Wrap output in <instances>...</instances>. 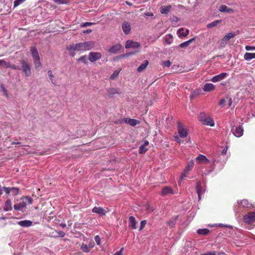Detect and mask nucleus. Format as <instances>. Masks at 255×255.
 I'll list each match as a JSON object with an SVG mask.
<instances>
[{
    "label": "nucleus",
    "mask_w": 255,
    "mask_h": 255,
    "mask_svg": "<svg viewBox=\"0 0 255 255\" xmlns=\"http://www.w3.org/2000/svg\"><path fill=\"white\" fill-rule=\"evenodd\" d=\"M215 89V86L212 83H206L204 85L203 89L206 92H210Z\"/></svg>",
    "instance_id": "23"
},
{
    "label": "nucleus",
    "mask_w": 255,
    "mask_h": 255,
    "mask_svg": "<svg viewBox=\"0 0 255 255\" xmlns=\"http://www.w3.org/2000/svg\"><path fill=\"white\" fill-rule=\"evenodd\" d=\"M32 224V222L30 220H23L17 222V224L22 227H29Z\"/></svg>",
    "instance_id": "22"
},
{
    "label": "nucleus",
    "mask_w": 255,
    "mask_h": 255,
    "mask_svg": "<svg viewBox=\"0 0 255 255\" xmlns=\"http://www.w3.org/2000/svg\"><path fill=\"white\" fill-rule=\"evenodd\" d=\"M116 94H120L119 89L111 88L107 90V95L109 98H112L114 95Z\"/></svg>",
    "instance_id": "17"
},
{
    "label": "nucleus",
    "mask_w": 255,
    "mask_h": 255,
    "mask_svg": "<svg viewBox=\"0 0 255 255\" xmlns=\"http://www.w3.org/2000/svg\"><path fill=\"white\" fill-rule=\"evenodd\" d=\"M149 64L148 61L145 60L144 61V63L141 64L137 68V71L138 72H141L144 71L147 67Z\"/></svg>",
    "instance_id": "26"
},
{
    "label": "nucleus",
    "mask_w": 255,
    "mask_h": 255,
    "mask_svg": "<svg viewBox=\"0 0 255 255\" xmlns=\"http://www.w3.org/2000/svg\"><path fill=\"white\" fill-rule=\"evenodd\" d=\"M80 249L84 253H89L90 251V249L88 248V245L84 244V243L82 244L80 246Z\"/></svg>",
    "instance_id": "37"
},
{
    "label": "nucleus",
    "mask_w": 255,
    "mask_h": 255,
    "mask_svg": "<svg viewBox=\"0 0 255 255\" xmlns=\"http://www.w3.org/2000/svg\"><path fill=\"white\" fill-rule=\"evenodd\" d=\"M66 49L71 57L75 56L76 51H83L81 42L69 45L67 46Z\"/></svg>",
    "instance_id": "3"
},
{
    "label": "nucleus",
    "mask_w": 255,
    "mask_h": 255,
    "mask_svg": "<svg viewBox=\"0 0 255 255\" xmlns=\"http://www.w3.org/2000/svg\"><path fill=\"white\" fill-rule=\"evenodd\" d=\"M130 126H136L137 124H139V122L137 120H135V119H130L128 120V122Z\"/></svg>",
    "instance_id": "39"
},
{
    "label": "nucleus",
    "mask_w": 255,
    "mask_h": 255,
    "mask_svg": "<svg viewBox=\"0 0 255 255\" xmlns=\"http://www.w3.org/2000/svg\"><path fill=\"white\" fill-rule=\"evenodd\" d=\"M32 201V199L29 196L23 197L18 204L14 205L13 208L15 210L22 211V210L26 207V204H31Z\"/></svg>",
    "instance_id": "1"
},
{
    "label": "nucleus",
    "mask_w": 255,
    "mask_h": 255,
    "mask_svg": "<svg viewBox=\"0 0 255 255\" xmlns=\"http://www.w3.org/2000/svg\"><path fill=\"white\" fill-rule=\"evenodd\" d=\"M221 22V20H215L211 23H209L207 25V27L208 28H212L216 26L219 23Z\"/></svg>",
    "instance_id": "38"
},
{
    "label": "nucleus",
    "mask_w": 255,
    "mask_h": 255,
    "mask_svg": "<svg viewBox=\"0 0 255 255\" xmlns=\"http://www.w3.org/2000/svg\"><path fill=\"white\" fill-rule=\"evenodd\" d=\"M196 161L199 164H209L210 161L204 155L199 154L196 158Z\"/></svg>",
    "instance_id": "13"
},
{
    "label": "nucleus",
    "mask_w": 255,
    "mask_h": 255,
    "mask_svg": "<svg viewBox=\"0 0 255 255\" xmlns=\"http://www.w3.org/2000/svg\"><path fill=\"white\" fill-rule=\"evenodd\" d=\"M199 120L204 125L213 127L215 125L214 120L204 113L199 115Z\"/></svg>",
    "instance_id": "2"
},
{
    "label": "nucleus",
    "mask_w": 255,
    "mask_h": 255,
    "mask_svg": "<svg viewBox=\"0 0 255 255\" xmlns=\"http://www.w3.org/2000/svg\"><path fill=\"white\" fill-rule=\"evenodd\" d=\"M95 240L98 245H101V239L98 235L95 237Z\"/></svg>",
    "instance_id": "47"
},
{
    "label": "nucleus",
    "mask_w": 255,
    "mask_h": 255,
    "mask_svg": "<svg viewBox=\"0 0 255 255\" xmlns=\"http://www.w3.org/2000/svg\"><path fill=\"white\" fill-rule=\"evenodd\" d=\"M144 14L147 16H152L153 15V13L150 12H146Z\"/></svg>",
    "instance_id": "61"
},
{
    "label": "nucleus",
    "mask_w": 255,
    "mask_h": 255,
    "mask_svg": "<svg viewBox=\"0 0 255 255\" xmlns=\"http://www.w3.org/2000/svg\"><path fill=\"white\" fill-rule=\"evenodd\" d=\"M202 187L201 186V183L199 181H197L196 183V190H199L202 189Z\"/></svg>",
    "instance_id": "51"
},
{
    "label": "nucleus",
    "mask_w": 255,
    "mask_h": 255,
    "mask_svg": "<svg viewBox=\"0 0 255 255\" xmlns=\"http://www.w3.org/2000/svg\"><path fill=\"white\" fill-rule=\"evenodd\" d=\"M173 189L169 186L163 187L161 191L160 194L162 196H167L174 194Z\"/></svg>",
    "instance_id": "10"
},
{
    "label": "nucleus",
    "mask_w": 255,
    "mask_h": 255,
    "mask_svg": "<svg viewBox=\"0 0 255 255\" xmlns=\"http://www.w3.org/2000/svg\"><path fill=\"white\" fill-rule=\"evenodd\" d=\"M200 255H216V252L215 251L208 252L205 254H201Z\"/></svg>",
    "instance_id": "52"
},
{
    "label": "nucleus",
    "mask_w": 255,
    "mask_h": 255,
    "mask_svg": "<svg viewBox=\"0 0 255 255\" xmlns=\"http://www.w3.org/2000/svg\"><path fill=\"white\" fill-rule=\"evenodd\" d=\"M163 64L164 66L169 67L171 65V62L169 60H167L163 62Z\"/></svg>",
    "instance_id": "53"
},
{
    "label": "nucleus",
    "mask_w": 255,
    "mask_h": 255,
    "mask_svg": "<svg viewBox=\"0 0 255 255\" xmlns=\"http://www.w3.org/2000/svg\"><path fill=\"white\" fill-rule=\"evenodd\" d=\"M55 3L58 4H68L70 1V0H52Z\"/></svg>",
    "instance_id": "36"
},
{
    "label": "nucleus",
    "mask_w": 255,
    "mask_h": 255,
    "mask_svg": "<svg viewBox=\"0 0 255 255\" xmlns=\"http://www.w3.org/2000/svg\"><path fill=\"white\" fill-rule=\"evenodd\" d=\"M171 8V6L170 5H168L167 6L164 5V6H162L160 8V12L162 14H167L170 12Z\"/></svg>",
    "instance_id": "25"
},
{
    "label": "nucleus",
    "mask_w": 255,
    "mask_h": 255,
    "mask_svg": "<svg viewBox=\"0 0 255 255\" xmlns=\"http://www.w3.org/2000/svg\"><path fill=\"white\" fill-rule=\"evenodd\" d=\"M189 30L188 29H186L185 32H184V29L183 28H180L177 31V34H178V36L179 37H180V36L186 37L189 34Z\"/></svg>",
    "instance_id": "30"
},
{
    "label": "nucleus",
    "mask_w": 255,
    "mask_h": 255,
    "mask_svg": "<svg viewBox=\"0 0 255 255\" xmlns=\"http://www.w3.org/2000/svg\"><path fill=\"white\" fill-rule=\"evenodd\" d=\"M245 49L247 51L255 50V46L247 45L245 46Z\"/></svg>",
    "instance_id": "48"
},
{
    "label": "nucleus",
    "mask_w": 255,
    "mask_h": 255,
    "mask_svg": "<svg viewBox=\"0 0 255 255\" xmlns=\"http://www.w3.org/2000/svg\"><path fill=\"white\" fill-rule=\"evenodd\" d=\"M21 70L26 77H29L31 74L29 64L24 60L21 61Z\"/></svg>",
    "instance_id": "4"
},
{
    "label": "nucleus",
    "mask_w": 255,
    "mask_h": 255,
    "mask_svg": "<svg viewBox=\"0 0 255 255\" xmlns=\"http://www.w3.org/2000/svg\"><path fill=\"white\" fill-rule=\"evenodd\" d=\"M232 131L233 134L236 137H241L243 134L244 132L243 128L242 126L235 128L233 127L232 129Z\"/></svg>",
    "instance_id": "12"
},
{
    "label": "nucleus",
    "mask_w": 255,
    "mask_h": 255,
    "mask_svg": "<svg viewBox=\"0 0 255 255\" xmlns=\"http://www.w3.org/2000/svg\"><path fill=\"white\" fill-rule=\"evenodd\" d=\"M148 144H149V142L147 140H145L144 141V143H143V144H142V145H143L144 146H146Z\"/></svg>",
    "instance_id": "64"
},
{
    "label": "nucleus",
    "mask_w": 255,
    "mask_h": 255,
    "mask_svg": "<svg viewBox=\"0 0 255 255\" xmlns=\"http://www.w3.org/2000/svg\"><path fill=\"white\" fill-rule=\"evenodd\" d=\"M3 189L6 195L15 196L20 194V190L17 187H3Z\"/></svg>",
    "instance_id": "5"
},
{
    "label": "nucleus",
    "mask_w": 255,
    "mask_h": 255,
    "mask_svg": "<svg viewBox=\"0 0 255 255\" xmlns=\"http://www.w3.org/2000/svg\"><path fill=\"white\" fill-rule=\"evenodd\" d=\"M83 51L90 50L95 46V43L93 41H87L81 42Z\"/></svg>",
    "instance_id": "14"
},
{
    "label": "nucleus",
    "mask_w": 255,
    "mask_h": 255,
    "mask_svg": "<svg viewBox=\"0 0 255 255\" xmlns=\"http://www.w3.org/2000/svg\"><path fill=\"white\" fill-rule=\"evenodd\" d=\"M146 223V222L145 220L142 221L140 222L139 230H141L144 227Z\"/></svg>",
    "instance_id": "54"
},
{
    "label": "nucleus",
    "mask_w": 255,
    "mask_h": 255,
    "mask_svg": "<svg viewBox=\"0 0 255 255\" xmlns=\"http://www.w3.org/2000/svg\"><path fill=\"white\" fill-rule=\"evenodd\" d=\"M78 61H82V62H83L84 63L86 64H87L88 63L87 59V56L86 55H84V56H83L80 57L78 59Z\"/></svg>",
    "instance_id": "41"
},
{
    "label": "nucleus",
    "mask_w": 255,
    "mask_h": 255,
    "mask_svg": "<svg viewBox=\"0 0 255 255\" xmlns=\"http://www.w3.org/2000/svg\"><path fill=\"white\" fill-rule=\"evenodd\" d=\"M124 250V248H122L120 250L117 252L114 255H122V253Z\"/></svg>",
    "instance_id": "57"
},
{
    "label": "nucleus",
    "mask_w": 255,
    "mask_h": 255,
    "mask_svg": "<svg viewBox=\"0 0 255 255\" xmlns=\"http://www.w3.org/2000/svg\"><path fill=\"white\" fill-rule=\"evenodd\" d=\"M101 58V53L98 52H91L88 55V59L91 62H95Z\"/></svg>",
    "instance_id": "7"
},
{
    "label": "nucleus",
    "mask_w": 255,
    "mask_h": 255,
    "mask_svg": "<svg viewBox=\"0 0 255 255\" xmlns=\"http://www.w3.org/2000/svg\"><path fill=\"white\" fill-rule=\"evenodd\" d=\"M0 66H2L5 68H9L13 70H20V68L14 64H12L9 62H6L3 59L0 60Z\"/></svg>",
    "instance_id": "8"
},
{
    "label": "nucleus",
    "mask_w": 255,
    "mask_h": 255,
    "mask_svg": "<svg viewBox=\"0 0 255 255\" xmlns=\"http://www.w3.org/2000/svg\"><path fill=\"white\" fill-rule=\"evenodd\" d=\"M119 74V72L118 71H115L113 74L111 76L110 79L112 80H114L115 78L118 76Z\"/></svg>",
    "instance_id": "45"
},
{
    "label": "nucleus",
    "mask_w": 255,
    "mask_h": 255,
    "mask_svg": "<svg viewBox=\"0 0 255 255\" xmlns=\"http://www.w3.org/2000/svg\"><path fill=\"white\" fill-rule=\"evenodd\" d=\"M172 20L175 22L178 21V18L175 16H174L172 18Z\"/></svg>",
    "instance_id": "63"
},
{
    "label": "nucleus",
    "mask_w": 255,
    "mask_h": 255,
    "mask_svg": "<svg viewBox=\"0 0 255 255\" xmlns=\"http://www.w3.org/2000/svg\"><path fill=\"white\" fill-rule=\"evenodd\" d=\"M225 102H226L225 100L224 99H222L220 100V101L219 102V105L221 106H223V105H224Z\"/></svg>",
    "instance_id": "58"
},
{
    "label": "nucleus",
    "mask_w": 255,
    "mask_h": 255,
    "mask_svg": "<svg viewBox=\"0 0 255 255\" xmlns=\"http://www.w3.org/2000/svg\"><path fill=\"white\" fill-rule=\"evenodd\" d=\"M26 0H15L13 3L14 7H16L23 2Z\"/></svg>",
    "instance_id": "42"
},
{
    "label": "nucleus",
    "mask_w": 255,
    "mask_h": 255,
    "mask_svg": "<svg viewBox=\"0 0 255 255\" xmlns=\"http://www.w3.org/2000/svg\"><path fill=\"white\" fill-rule=\"evenodd\" d=\"M94 24H95V23L86 22L82 23L81 24V27H86V26H91V25H92Z\"/></svg>",
    "instance_id": "44"
},
{
    "label": "nucleus",
    "mask_w": 255,
    "mask_h": 255,
    "mask_svg": "<svg viewBox=\"0 0 255 255\" xmlns=\"http://www.w3.org/2000/svg\"><path fill=\"white\" fill-rule=\"evenodd\" d=\"M30 51L33 59L40 57L38 51L35 47H31L30 48Z\"/></svg>",
    "instance_id": "28"
},
{
    "label": "nucleus",
    "mask_w": 255,
    "mask_h": 255,
    "mask_svg": "<svg viewBox=\"0 0 255 255\" xmlns=\"http://www.w3.org/2000/svg\"><path fill=\"white\" fill-rule=\"evenodd\" d=\"M11 209V201L10 199H7L4 203L3 210L5 211H10Z\"/></svg>",
    "instance_id": "27"
},
{
    "label": "nucleus",
    "mask_w": 255,
    "mask_h": 255,
    "mask_svg": "<svg viewBox=\"0 0 255 255\" xmlns=\"http://www.w3.org/2000/svg\"><path fill=\"white\" fill-rule=\"evenodd\" d=\"M244 220L245 223L251 224L255 221V213L250 212L244 216Z\"/></svg>",
    "instance_id": "6"
},
{
    "label": "nucleus",
    "mask_w": 255,
    "mask_h": 255,
    "mask_svg": "<svg viewBox=\"0 0 255 255\" xmlns=\"http://www.w3.org/2000/svg\"><path fill=\"white\" fill-rule=\"evenodd\" d=\"M227 73H222L218 75L214 76L211 80V81L213 82H217L221 81L222 80L225 78V77L227 76Z\"/></svg>",
    "instance_id": "16"
},
{
    "label": "nucleus",
    "mask_w": 255,
    "mask_h": 255,
    "mask_svg": "<svg viewBox=\"0 0 255 255\" xmlns=\"http://www.w3.org/2000/svg\"><path fill=\"white\" fill-rule=\"evenodd\" d=\"M48 76L49 77L50 79L51 80L52 83H53V77H53V75L52 74V71L51 70H49L48 71Z\"/></svg>",
    "instance_id": "50"
},
{
    "label": "nucleus",
    "mask_w": 255,
    "mask_h": 255,
    "mask_svg": "<svg viewBox=\"0 0 255 255\" xmlns=\"http://www.w3.org/2000/svg\"><path fill=\"white\" fill-rule=\"evenodd\" d=\"M147 150V148L146 146L141 145L138 149V152L140 154H143Z\"/></svg>",
    "instance_id": "40"
},
{
    "label": "nucleus",
    "mask_w": 255,
    "mask_h": 255,
    "mask_svg": "<svg viewBox=\"0 0 255 255\" xmlns=\"http://www.w3.org/2000/svg\"><path fill=\"white\" fill-rule=\"evenodd\" d=\"M65 233L62 231H57L51 229V232L49 233V236L51 238L64 237Z\"/></svg>",
    "instance_id": "9"
},
{
    "label": "nucleus",
    "mask_w": 255,
    "mask_h": 255,
    "mask_svg": "<svg viewBox=\"0 0 255 255\" xmlns=\"http://www.w3.org/2000/svg\"><path fill=\"white\" fill-rule=\"evenodd\" d=\"M236 36L235 32H230L226 34L223 38V41H229L230 39L234 38Z\"/></svg>",
    "instance_id": "32"
},
{
    "label": "nucleus",
    "mask_w": 255,
    "mask_h": 255,
    "mask_svg": "<svg viewBox=\"0 0 255 255\" xmlns=\"http://www.w3.org/2000/svg\"><path fill=\"white\" fill-rule=\"evenodd\" d=\"M128 227L132 230L136 229V221L133 216H130L128 218Z\"/></svg>",
    "instance_id": "21"
},
{
    "label": "nucleus",
    "mask_w": 255,
    "mask_h": 255,
    "mask_svg": "<svg viewBox=\"0 0 255 255\" xmlns=\"http://www.w3.org/2000/svg\"><path fill=\"white\" fill-rule=\"evenodd\" d=\"M194 165V162L193 160H191L188 163L186 167H185V172H189L190 171H191L193 168Z\"/></svg>",
    "instance_id": "31"
},
{
    "label": "nucleus",
    "mask_w": 255,
    "mask_h": 255,
    "mask_svg": "<svg viewBox=\"0 0 255 255\" xmlns=\"http://www.w3.org/2000/svg\"><path fill=\"white\" fill-rule=\"evenodd\" d=\"M95 246V243L94 241H91L89 242L88 245V248L90 249V250H91V249H92Z\"/></svg>",
    "instance_id": "55"
},
{
    "label": "nucleus",
    "mask_w": 255,
    "mask_h": 255,
    "mask_svg": "<svg viewBox=\"0 0 255 255\" xmlns=\"http://www.w3.org/2000/svg\"><path fill=\"white\" fill-rule=\"evenodd\" d=\"M122 48V45L121 44H118L112 46L109 49V52L113 53L116 54L118 53L119 51L121 50Z\"/></svg>",
    "instance_id": "19"
},
{
    "label": "nucleus",
    "mask_w": 255,
    "mask_h": 255,
    "mask_svg": "<svg viewBox=\"0 0 255 255\" xmlns=\"http://www.w3.org/2000/svg\"><path fill=\"white\" fill-rule=\"evenodd\" d=\"M188 172H185V170L184 169V171L181 174V177H180L181 179L182 180V179H183V178L186 177L187 174L188 173Z\"/></svg>",
    "instance_id": "56"
},
{
    "label": "nucleus",
    "mask_w": 255,
    "mask_h": 255,
    "mask_svg": "<svg viewBox=\"0 0 255 255\" xmlns=\"http://www.w3.org/2000/svg\"><path fill=\"white\" fill-rule=\"evenodd\" d=\"M219 10L223 12L233 13L234 12L233 9L228 7L226 5H221L220 6Z\"/></svg>",
    "instance_id": "24"
},
{
    "label": "nucleus",
    "mask_w": 255,
    "mask_h": 255,
    "mask_svg": "<svg viewBox=\"0 0 255 255\" xmlns=\"http://www.w3.org/2000/svg\"><path fill=\"white\" fill-rule=\"evenodd\" d=\"M33 62L35 69H38L41 66V63L40 60V57L33 59Z\"/></svg>",
    "instance_id": "35"
},
{
    "label": "nucleus",
    "mask_w": 255,
    "mask_h": 255,
    "mask_svg": "<svg viewBox=\"0 0 255 255\" xmlns=\"http://www.w3.org/2000/svg\"><path fill=\"white\" fill-rule=\"evenodd\" d=\"M224 41H223V39H222L221 41V42H220V45L221 47H224L225 46L226 43H225Z\"/></svg>",
    "instance_id": "62"
},
{
    "label": "nucleus",
    "mask_w": 255,
    "mask_h": 255,
    "mask_svg": "<svg viewBox=\"0 0 255 255\" xmlns=\"http://www.w3.org/2000/svg\"><path fill=\"white\" fill-rule=\"evenodd\" d=\"M2 91L3 92V95L6 97H8V94L7 90L4 88L3 86H1Z\"/></svg>",
    "instance_id": "49"
},
{
    "label": "nucleus",
    "mask_w": 255,
    "mask_h": 255,
    "mask_svg": "<svg viewBox=\"0 0 255 255\" xmlns=\"http://www.w3.org/2000/svg\"><path fill=\"white\" fill-rule=\"evenodd\" d=\"M244 59L247 61H250L255 58V53L247 52L244 54Z\"/></svg>",
    "instance_id": "29"
},
{
    "label": "nucleus",
    "mask_w": 255,
    "mask_h": 255,
    "mask_svg": "<svg viewBox=\"0 0 255 255\" xmlns=\"http://www.w3.org/2000/svg\"><path fill=\"white\" fill-rule=\"evenodd\" d=\"M93 213H96L99 214L100 216L105 215L107 211L102 207H95L92 209Z\"/></svg>",
    "instance_id": "20"
},
{
    "label": "nucleus",
    "mask_w": 255,
    "mask_h": 255,
    "mask_svg": "<svg viewBox=\"0 0 255 255\" xmlns=\"http://www.w3.org/2000/svg\"><path fill=\"white\" fill-rule=\"evenodd\" d=\"M137 52H138V51L128 52V53H127V55H128V56H131V55L135 54Z\"/></svg>",
    "instance_id": "59"
},
{
    "label": "nucleus",
    "mask_w": 255,
    "mask_h": 255,
    "mask_svg": "<svg viewBox=\"0 0 255 255\" xmlns=\"http://www.w3.org/2000/svg\"><path fill=\"white\" fill-rule=\"evenodd\" d=\"M140 43L137 42H134L132 40H128L126 42L125 48L126 49L133 48H137L140 47Z\"/></svg>",
    "instance_id": "15"
},
{
    "label": "nucleus",
    "mask_w": 255,
    "mask_h": 255,
    "mask_svg": "<svg viewBox=\"0 0 255 255\" xmlns=\"http://www.w3.org/2000/svg\"><path fill=\"white\" fill-rule=\"evenodd\" d=\"M175 224V220L174 221L170 220L167 222V225L170 228H172Z\"/></svg>",
    "instance_id": "46"
},
{
    "label": "nucleus",
    "mask_w": 255,
    "mask_h": 255,
    "mask_svg": "<svg viewBox=\"0 0 255 255\" xmlns=\"http://www.w3.org/2000/svg\"><path fill=\"white\" fill-rule=\"evenodd\" d=\"M178 132L180 137L182 138L186 137L188 134L187 129L182 127L180 123L178 124Z\"/></svg>",
    "instance_id": "11"
},
{
    "label": "nucleus",
    "mask_w": 255,
    "mask_h": 255,
    "mask_svg": "<svg viewBox=\"0 0 255 255\" xmlns=\"http://www.w3.org/2000/svg\"><path fill=\"white\" fill-rule=\"evenodd\" d=\"M198 196V200L200 201L201 199V195L202 194H204V191L203 190V188L202 189L196 190Z\"/></svg>",
    "instance_id": "43"
},
{
    "label": "nucleus",
    "mask_w": 255,
    "mask_h": 255,
    "mask_svg": "<svg viewBox=\"0 0 255 255\" xmlns=\"http://www.w3.org/2000/svg\"><path fill=\"white\" fill-rule=\"evenodd\" d=\"M122 28L124 33L126 35L128 34L131 30L130 25L129 23L127 21H124L122 23Z\"/></svg>",
    "instance_id": "18"
},
{
    "label": "nucleus",
    "mask_w": 255,
    "mask_h": 255,
    "mask_svg": "<svg viewBox=\"0 0 255 255\" xmlns=\"http://www.w3.org/2000/svg\"><path fill=\"white\" fill-rule=\"evenodd\" d=\"M92 31V29H88L86 30L83 31L84 33H90Z\"/></svg>",
    "instance_id": "60"
},
{
    "label": "nucleus",
    "mask_w": 255,
    "mask_h": 255,
    "mask_svg": "<svg viewBox=\"0 0 255 255\" xmlns=\"http://www.w3.org/2000/svg\"><path fill=\"white\" fill-rule=\"evenodd\" d=\"M210 231L207 229H198L197 231L199 235H207L209 234Z\"/></svg>",
    "instance_id": "34"
},
{
    "label": "nucleus",
    "mask_w": 255,
    "mask_h": 255,
    "mask_svg": "<svg viewBox=\"0 0 255 255\" xmlns=\"http://www.w3.org/2000/svg\"><path fill=\"white\" fill-rule=\"evenodd\" d=\"M195 40V38L194 37L187 41H185L184 42L181 43L179 45V46L181 48H184L185 47H187L190 44V43H191L192 42H193Z\"/></svg>",
    "instance_id": "33"
}]
</instances>
